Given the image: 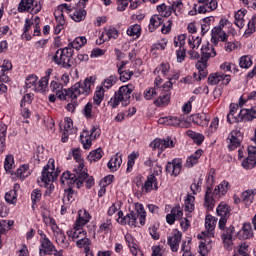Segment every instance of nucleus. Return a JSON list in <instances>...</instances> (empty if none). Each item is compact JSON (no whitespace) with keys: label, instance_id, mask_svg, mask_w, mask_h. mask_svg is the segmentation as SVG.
I'll return each mask as SVG.
<instances>
[{"label":"nucleus","instance_id":"5701e85b","mask_svg":"<svg viewBox=\"0 0 256 256\" xmlns=\"http://www.w3.org/2000/svg\"><path fill=\"white\" fill-rule=\"evenodd\" d=\"M255 151H256L255 146L248 147V157L242 161V167H244V169H253V167L256 166Z\"/></svg>","mask_w":256,"mask_h":256},{"label":"nucleus","instance_id":"e2e57ef3","mask_svg":"<svg viewBox=\"0 0 256 256\" xmlns=\"http://www.w3.org/2000/svg\"><path fill=\"white\" fill-rule=\"evenodd\" d=\"M176 57L178 63H183V61H185V58L187 57L185 46L176 50Z\"/></svg>","mask_w":256,"mask_h":256},{"label":"nucleus","instance_id":"49530a36","mask_svg":"<svg viewBox=\"0 0 256 256\" xmlns=\"http://www.w3.org/2000/svg\"><path fill=\"white\" fill-rule=\"evenodd\" d=\"M56 243L59 245V247H62V249H69V241H67V238L65 237V234L60 233L55 236Z\"/></svg>","mask_w":256,"mask_h":256},{"label":"nucleus","instance_id":"39448f33","mask_svg":"<svg viewBox=\"0 0 256 256\" xmlns=\"http://www.w3.org/2000/svg\"><path fill=\"white\" fill-rule=\"evenodd\" d=\"M69 239L72 241H76L77 247L83 249V247H87V245H91V240L87 238V232L83 230V228L79 226H75L72 230L67 232Z\"/></svg>","mask_w":256,"mask_h":256},{"label":"nucleus","instance_id":"09e8293b","mask_svg":"<svg viewBox=\"0 0 256 256\" xmlns=\"http://www.w3.org/2000/svg\"><path fill=\"white\" fill-rule=\"evenodd\" d=\"M161 91V88H149L144 91V97L148 101L151 99L157 98V95H159V92Z\"/></svg>","mask_w":256,"mask_h":256},{"label":"nucleus","instance_id":"0e129e2a","mask_svg":"<svg viewBox=\"0 0 256 256\" xmlns=\"http://www.w3.org/2000/svg\"><path fill=\"white\" fill-rule=\"evenodd\" d=\"M118 73L120 75V81H122L123 83H125V81H129V79H131V77H133V71L120 70V71H118Z\"/></svg>","mask_w":256,"mask_h":256},{"label":"nucleus","instance_id":"603ef678","mask_svg":"<svg viewBox=\"0 0 256 256\" xmlns=\"http://www.w3.org/2000/svg\"><path fill=\"white\" fill-rule=\"evenodd\" d=\"M58 99L61 101H67V98L73 99V96L71 95V89H60L57 92H55Z\"/></svg>","mask_w":256,"mask_h":256},{"label":"nucleus","instance_id":"ea45409f","mask_svg":"<svg viewBox=\"0 0 256 256\" xmlns=\"http://www.w3.org/2000/svg\"><path fill=\"white\" fill-rule=\"evenodd\" d=\"M5 137H7V125L0 123V153L5 151Z\"/></svg>","mask_w":256,"mask_h":256},{"label":"nucleus","instance_id":"8fccbe9b","mask_svg":"<svg viewBox=\"0 0 256 256\" xmlns=\"http://www.w3.org/2000/svg\"><path fill=\"white\" fill-rule=\"evenodd\" d=\"M69 188L65 190V195L63 198V203H73L75 201V192L73 191V188L71 185L68 186Z\"/></svg>","mask_w":256,"mask_h":256},{"label":"nucleus","instance_id":"a18cd8bd","mask_svg":"<svg viewBox=\"0 0 256 256\" xmlns=\"http://www.w3.org/2000/svg\"><path fill=\"white\" fill-rule=\"evenodd\" d=\"M169 69H170L169 63H162L160 66H158L154 70V73H155V75L167 77V74L169 73Z\"/></svg>","mask_w":256,"mask_h":256},{"label":"nucleus","instance_id":"2f4dec72","mask_svg":"<svg viewBox=\"0 0 256 256\" xmlns=\"http://www.w3.org/2000/svg\"><path fill=\"white\" fill-rule=\"evenodd\" d=\"M239 239H251L253 237V229L250 223H244L241 231L238 232Z\"/></svg>","mask_w":256,"mask_h":256},{"label":"nucleus","instance_id":"cd10ccee","mask_svg":"<svg viewBox=\"0 0 256 256\" xmlns=\"http://www.w3.org/2000/svg\"><path fill=\"white\" fill-rule=\"evenodd\" d=\"M217 52L212 44H204L201 48V59L202 61H209L212 57H216Z\"/></svg>","mask_w":256,"mask_h":256},{"label":"nucleus","instance_id":"37998d69","mask_svg":"<svg viewBox=\"0 0 256 256\" xmlns=\"http://www.w3.org/2000/svg\"><path fill=\"white\" fill-rule=\"evenodd\" d=\"M87 43V38L81 36L75 38V40L68 44V47H71V49H81L85 44Z\"/></svg>","mask_w":256,"mask_h":256},{"label":"nucleus","instance_id":"6ab92c4d","mask_svg":"<svg viewBox=\"0 0 256 256\" xmlns=\"http://www.w3.org/2000/svg\"><path fill=\"white\" fill-rule=\"evenodd\" d=\"M229 145L228 148L230 151H233L234 149H237L241 145V141H243V135L241 134V131L239 130H233L229 136Z\"/></svg>","mask_w":256,"mask_h":256},{"label":"nucleus","instance_id":"c9c22d12","mask_svg":"<svg viewBox=\"0 0 256 256\" xmlns=\"http://www.w3.org/2000/svg\"><path fill=\"white\" fill-rule=\"evenodd\" d=\"M202 155H203V150H197L194 154H192L190 157L187 158L186 164H185L186 167L190 169V167H193V165H197Z\"/></svg>","mask_w":256,"mask_h":256},{"label":"nucleus","instance_id":"de8ad7c7","mask_svg":"<svg viewBox=\"0 0 256 256\" xmlns=\"http://www.w3.org/2000/svg\"><path fill=\"white\" fill-rule=\"evenodd\" d=\"M185 211L193 213L195 211V196L188 195L185 200Z\"/></svg>","mask_w":256,"mask_h":256},{"label":"nucleus","instance_id":"052dcab7","mask_svg":"<svg viewBox=\"0 0 256 256\" xmlns=\"http://www.w3.org/2000/svg\"><path fill=\"white\" fill-rule=\"evenodd\" d=\"M37 75H29L26 79V87L27 89H31L32 87H37V81H38Z\"/></svg>","mask_w":256,"mask_h":256},{"label":"nucleus","instance_id":"774afa93","mask_svg":"<svg viewBox=\"0 0 256 256\" xmlns=\"http://www.w3.org/2000/svg\"><path fill=\"white\" fill-rule=\"evenodd\" d=\"M41 190L40 189H34L31 193V199H32V203L33 205H35V203H39V201H41Z\"/></svg>","mask_w":256,"mask_h":256},{"label":"nucleus","instance_id":"6e6552de","mask_svg":"<svg viewBox=\"0 0 256 256\" xmlns=\"http://www.w3.org/2000/svg\"><path fill=\"white\" fill-rule=\"evenodd\" d=\"M217 215H219L220 220L218 227L221 231H225V225H227V219L231 216V207L226 203L222 202L218 205L216 209Z\"/></svg>","mask_w":256,"mask_h":256},{"label":"nucleus","instance_id":"f3484780","mask_svg":"<svg viewBox=\"0 0 256 256\" xmlns=\"http://www.w3.org/2000/svg\"><path fill=\"white\" fill-rule=\"evenodd\" d=\"M150 146L153 149H159V151L163 153L165 149H171L175 147V142L170 138H167V139L156 138L153 142H151Z\"/></svg>","mask_w":256,"mask_h":256},{"label":"nucleus","instance_id":"473e14b6","mask_svg":"<svg viewBox=\"0 0 256 256\" xmlns=\"http://www.w3.org/2000/svg\"><path fill=\"white\" fill-rule=\"evenodd\" d=\"M163 17L162 15H153L150 18V24H149V32L153 33V31H155V29H157L158 27H161V25L163 24Z\"/></svg>","mask_w":256,"mask_h":256},{"label":"nucleus","instance_id":"a878e982","mask_svg":"<svg viewBox=\"0 0 256 256\" xmlns=\"http://www.w3.org/2000/svg\"><path fill=\"white\" fill-rule=\"evenodd\" d=\"M198 13H211L217 9V2L215 0H199Z\"/></svg>","mask_w":256,"mask_h":256},{"label":"nucleus","instance_id":"a211bd4d","mask_svg":"<svg viewBox=\"0 0 256 256\" xmlns=\"http://www.w3.org/2000/svg\"><path fill=\"white\" fill-rule=\"evenodd\" d=\"M53 73V69L49 68L45 71V76L42 77L39 82L38 86L35 87V91L37 93H47L48 91V85H49V79H51V74Z\"/></svg>","mask_w":256,"mask_h":256},{"label":"nucleus","instance_id":"f8f14e48","mask_svg":"<svg viewBox=\"0 0 256 256\" xmlns=\"http://www.w3.org/2000/svg\"><path fill=\"white\" fill-rule=\"evenodd\" d=\"M181 7H183V2L181 1H176L173 2L172 5L167 6L165 4H161L157 6V11L158 13L161 14L162 17H171V14L175 11H181Z\"/></svg>","mask_w":256,"mask_h":256},{"label":"nucleus","instance_id":"13d9d810","mask_svg":"<svg viewBox=\"0 0 256 256\" xmlns=\"http://www.w3.org/2000/svg\"><path fill=\"white\" fill-rule=\"evenodd\" d=\"M239 65L242 69H249L253 65V60H251L250 56H242Z\"/></svg>","mask_w":256,"mask_h":256},{"label":"nucleus","instance_id":"bb28decb","mask_svg":"<svg viewBox=\"0 0 256 256\" xmlns=\"http://www.w3.org/2000/svg\"><path fill=\"white\" fill-rule=\"evenodd\" d=\"M75 133V128L73 127V119L67 117L64 120V130L62 134V143H67L69 141V136Z\"/></svg>","mask_w":256,"mask_h":256},{"label":"nucleus","instance_id":"e433bc0d","mask_svg":"<svg viewBox=\"0 0 256 256\" xmlns=\"http://www.w3.org/2000/svg\"><path fill=\"white\" fill-rule=\"evenodd\" d=\"M193 121L200 127H207L209 125V116L207 114H196L193 116Z\"/></svg>","mask_w":256,"mask_h":256},{"label":"nucleus","instance_id":"4be33fe9","mask_svg":"<svg viewBox=\"0 0 256 256\" xmlns=\"http://www.w3.org/2000/svg\"><path fill=\"white\" fill-rule=\"evenodd\" d=\"M255 151H256L255 146L248 147V157L242 161V167H244V169H253V167L256 166Z\"/></svg>","mask_w":256,"mask_h":256},{"label":"nucleus","instance_id":"0eeeda50","mask_svg":"<svg viewBox=\"0 0 256 256\" xmlns=\"http://www.w3.org/2000/svg\"><path fill=\"white\" fill-rule=\"evenodd\" d=\"M227 23H229L228 20H221L219 23V26H216L213 28L212 30V38H211V43H213V45H217L219 43V41L225 42L227 41V37H229L227 35V33H225L224 27L225 25H227Z\"/></svg>","mask_w":256,"mask_h":256},{"label":"nucleus","instance_id":"9d476101","mask_svg":"<svg viewBox=\"0 0 256 256\" xmlns=\"http://www.w3.org/2000/svg\"><path fill=\"white\" fill-rule=\"evenodd\" d=\"M219 193H221V186H216L214 191L212 186L206 187L204 201H205V207L208 209V211H213V208L215 207V199L213 198V196L217 197Z\"/></svg>","mask_w":256,"mask_h":256},{"label":"nucleus","instance_id":"4d7b16f0","mask_svg":"<svg viewBox=\"0 0 256 256\" xmlns=\"http://www.w3.org/2000/svg\"><path fill=\"white\" fill-rule=\"evenodd\" d=\"M5 201L9 203V205H17V193L10 190L5 194Z\"/></svg>","mask_w":256,"mask_h":256},{"label":"nucleus","instance_id":"aec40b11","mask_svg":"<svg viewBox=\"0 0 256 256\" xmlns=\"http://www.w3.org/2000/svg\"><path fill=\"white\" fill-rule=\"evenodd\" d=\"M181 169H183V164L179 159H174L172 162H167L166 164V173L173 177H177L181 173Z\"/></svg>","mask_w":256,"mask_h":256},{"label":"nucleus","instance_id":"412c9836","mask_svg":"<svg viewBox=\"0 0 256 256\" xmlns=\"http://www.w3.org/2000/svg\"><path fill=\"white\" fill-rule=\"evenodd\" d=\"M255 151H256L255 146L248 147V157L242 161V167H244V169H253V167L256 166Z\"/></svg>","mask_w":256,"mask_h":256},{"label":"nucleus","instance_id":"c85d7f7f","mask_svg":"<svg viewBox=\"0 0 256 256\" xmlns=\"http://www.w3.org/2000/svg\"><path fill=\"white\" fill-rule=\"evenodd\" d=\"M142 189H144L146 193H151L153 189L157 191V189H159L157 186V177L153 174L149 175L145 183L142 184Z\"/></svg>","mask_w":256,"mask_h":256},{"label":"nucleus","instance_id":"5fc2aeb1","mask_svg":"<svg viewBox=\"0 0 256 256\" xmlns=\"http://www.w3.org/2000/svg\"><path fill=\"white\" fill-rule=\"evenodd\" d=\"M127 35H129L130 37H139L141 35V25L134 24L130 26L127 30Z\"/></svg>","mask_w":256,"mask_h":256},{"label":"nucleus","instance_id":"c03bdc74","mask_svg":"<svg viewBox=\"0 0 256 256\" xmlns=\"http://www.w3.org/2000/svg\"><path fill=\"white\" fill-rule=\"evenodd\" d=\"M83 115L86 117V119H95V110H93V103L88 102L84 109H83Z\"/></svg>","mask_w":256,"mask_h":256},{"label":"nucleus","instance_id":"9b49d317","mask_svg":"<svg viewBox=\"0 0 256 256\" xmlns=\"http://www.w3.org/2000/svg\"><path fill=\"white\" fill-rule=\"evenodd\" d=\"M41 245H40V255H53L54 256H63V253L61 251L57 252V249H55V246L53 243H51V240L49 238L40 239Z\"/></svg>","mask_w":256,"mask_h":256},{"label":"nucleus","instance_id":"bf43d9fd","mask_svg":"<svg viewBox=\"0 0 256 256\" xmlns=\"http://www.w3.org/2000/svg\"><path fill=\"white\" fill-rule=\"evenodd\" d=\"M114 83H117V76L111 75L109 78H106L103 82V89H111L114 85Z\"/></svg>","mask_w":256,"mask_h":256},{"label":"nucleus","instance_id":"dca6fc26","mask_svg":"<svg viewBox=\"0 0 256 256\" xmlns=\"http://www.w3.org/2000/svg\"><path fill=\"white\" fill-rule=\"evenodd\" d=\"M219 83H222V85H229V83H231V75L223 74L221 72L210 74L208 77V85H217Z\"/></svg>","mask_w":256,"mask_h":256},{"label":"nucleus","instance_id":"b1692460","mask_svg":"<svg viewBox=\"0 0 256 256\" xmlns=\"http://www.w3.org/2000/svg\"><path fill=\"white\" fill-rule=\"evenodd\" d=\"M255 151H256L255 146L248 147V157L242 161V167H244V169H253V167L256 166Z\"/></svg>","mask_w":256,"mask_h":256},{"label":"nucleus","instance_id":"20e7f679","mask_svg":"<svg viewBox=\"0 0 256 256\" xmlns=\"http://www.w3.org/2000/svg\"><path fill=\"white\" fill-rule=\"evenodd\" d=\"M95 83L93 77L86 78L83 82H77L70 88V94L72 99H77V97H87L91 94V86Z\"/></svg>","mask_w":256,"mask_h":256},{"label":"nucleus","instance_id":"7c9ffc66","mask_svg":"<svg viewBox=\"0 0 256 256\" xmlns=\"http://www.w3.org/2000/svg\"><path fill=\"white\" fill-rule=\"evenodd\" d=\"M181 233L176 232L173 236L168 237V245L171 248V251H179V243H181Z\"/></svg>","mask_w":256,"mask_h":256},{"label":"nucleus","instance_id":"69168bd1","mask_svg":"<svg viewBox=\"0 0 256 256\" xmlns=\"http://www.w3.org/2000/svg\"><path fill=\"white\" fill-rule=\"evenodd\" d=\"M54 17L59 25H65V14L61 10H55Z\"/></svg>","mask_w":256,"mask_h":256},{"label":"nucleus","instance_id":"393cba45","mask_svg":"<svg viewBox=\"0 0 256 256\" xmlns=\"http://www.w3.org/2000/svg\"><path fill=\"white\" fill-rule=\"evenodd\" d=\"M227 121L230 124L239 123V121H243L241 120V110L239 111L238 104H230V111L227 114Z\"/></svg>","mask_w":256,"mask_h":256},{"label":"nucleus","instance_id":"58836bf2","mask_svg":"<svg viewBox=\"0 0 256 256\" xmlns=\"http://www.w3.org/2000/svg\"><path fill=\"white\" fill-rule=\"evenodd\" d=\"M15 175L21 181H24V179H27V177H29V175H31V172H29V165L24 164V165L20 166L16 170Z\"/></svg>","mask_w":256,"mask_h":256},{"label":"nucleus","instance_id":"f257e3e1","mask_svg":"<svg viewBox=\"0 0 256 256\" xmlns=\"http://www.w3.org/2000/svg\"><path fill=\"white\" fill-rule=\"evenodd\" d=\"M86 181L87 189H91L95 185V180L93 176H89L87 173V168H85V163H81L77 166L73 173L67 171L62 174L61 183L62 185H76L78 189L83 187V183Z\"/></svg>","mask_w":256,"mask_h":256},{"label":"nucleus","instance_id":"a19ab883","mask_svg":"<svg viewBox=\"0 0 256 256\" xmlns=\"http://www.w3.org/2000/svg\"><path fill=\"white\" fill-rule=\"evenodd\" d=\"M105 97V88L103 87H98L97 90L95 91L93 101L99 107L101 103L103 102V99Z\"/></svg>","mask_w":256,"mask_h":256},{"label":"nucleus","instance_id":"72a5a7b5","mask_svg":"<svg viewBox=\"0 0 256 256\" xmlns=\"http://www.w3.org/2000/svg\"><path fill=\"white\" fill-rule=\"evenodd\" d=\"M135 215L139 219L140 225H145V219L147 218V212H145V208L143 204L137 203L135 205Z\"/></svg>","mask_w":256,"mask_h":256},{"label":"nucleus","instance_id":"f704fd0d","mask_svg":"<svg viewBox=\"0 0 256 256\" xmlns=\"http://www.w3.org/2000/svg\"><path fill=\"white\" fill-rule=\"evenodd\" d=\"M256 119V107L241 110V121H253Z\"/></svg>","mask_w":256,"mask_h":256},{"label":"nucleus","instance_id":"6e6d98bb","mask_svg":"<svg viewBox=\"0 0 256 256\" xmlns=\"http://www.w3.org/2000/svg\"><path fill=\"white\" fill-rule=\"evenodd\" d=\"M86 15H87V12L85 11V9H79V10H75L73 15H71V18L73 19V21H76V23H79L83 21V19H85Z\"/></svg>","mask_w":256,"mask_h":256},{"label":"nucleus","instance_id":"ddd939ff","mask_svg":"<svg viewBox=\"0 0 256 256\" xmlns=\"http://www.w3.org/2000/svg\"><path fill=\"white\" fill-rule=\"evenodd\" d=\"M99 137V133H97V127H93L91 129V133L89 131L84 130L80 136V141L84 147V149H91V141L93 139H97Z\"/></svg>","mask_w":256,"mask_h":256},{"label":"nucleus","instance_id":"338daca9","mask_svg":"<svg viewBox=\"0 0 256 256\" xmlns=\"http://www.w3.org/2000/svg\"><path fill=\"white\" fill-rule=\"evenodd\" d=\"M256 31V15L252 17V19L248 22V28L246 30V34L251 35Z\"/></svg>","mask_w":256,"mask_h":256},{"label":"nucleus","instance_id":"79ce46f5","mask_svg":"<svg viewBox=\"0 0 256 256\" xmlns=\"http://www.w3.org/2000/svg\"><path fill=\"white\" fill-rule=\"evenodd\" d=\"M89 219H90V216L89 214L87 213V211H84V212H80L79 213V217L78 219L76 220V224H75V227H83L84 225H87V223H89Z\"/></svg>","mask_w":256,"mask_h":256},{"label":"nucleus","instance_id":"1a4fd4ad","mask_svg":"<svg viewBox=\"0 0 256 256\" xmlns=\"http://www.w3.org/2000/svg\"><path fill=\"white\" fill-rule=\"evenodd\" d=\"M217 225V220L214 216L207 215L205 218V228L206 231L202 232V235L200 236V239H205L208 243H211V237H215V234L213 231H215V226Z\"/></svg>","mask_w":256,"mask_h":256},{"label":"nucleus","instance_id":"7ed1b4c3","mask_svg":"<svg viewBox=\"0 0 256 256\" xmlns=\"http://www.w3.org/2000/svg\"><path fill=\"white\" fill-rule=\"evenodd\" d=\"M73 53V49L69 46L60 48L52 57V61L64 69H69L70 67H73V61H71V59H73Z\"/></svg>","mask_w":256,"mask_h":256},{"label":"nucleus","instance_id":"680f3d73","mask_svg":"<svg viewBox=\"0 0 256 256\" xmlns=\"http://www.w3.org/2000/svg\"><path fill=\"white\" fill-rule=\"evenodd\" d=\"M187 39V35L182 34L174 38V47H185V41Z\"/></svg>","mask_w":256,"mask_h":256},{"label":"nucleus","instance_id":"864d4df0","mask_svg":"<svg viewBox=\"0 0 256 256\" xmlns=\"http://www.w3.org/2000/svg\"><path fill=\"white\" fill-rule=\"evenodd\" d=\"M256 190H246L242 193V199L245 203H253L255 199Z\"/></svg>","mask_w":256,"mask_h":256},{"label":"nucleus","instance_id":"f03ea898","mask_svg":"<svg viewBox=\"0 0 256 256\" xmlns=\"http://www.w3.org/2000/svg\"><path fill=\"white\" fill-rule=\"evenodd\" d=\"M135 87L132 84L124 85L119 88L118 91L115 92L114 98L108 102L112 109H116L119 107V104L129 105L131 103V93H133Z\"/></svg>","mask_w":256,"mask_h":256},{"label":"nucleus","instance_id":"4c0bfd02","mask_svg":"<svg viewBox=\"0 0 256 256\" xmlns=\"http://www.w3.org/2000/svg\"><path fill=\"white\" fill-rule=\"evenodd\" d=\"M123 160L121 159V156L119 154L114 155L111 160L108 162L107 166L110 171H117L119 167H121V163Z\"/></svg>","mask_w":256,"mask_h":256},{"label":"nucleus","instance_id":"4468645a","mask_svg":"<svg viewBox=\"0 0 256 256\" xmlns=\"http://www.w3.org/2000/svg\"><path fill=\"white\" fill-rule=\"evenodd\" d=\"M173 78L170 81L166 82L163 86V89H166L164 94H160L159 97L154 101L155 105L158 107H163V105H167L169 103V99H171V94L169 93L170 89L173 88Z\"/></svg>","mask_w":256,"mask_h":256},{"label":"nucleus","instance_id":"2eb2a0df","mask_svg":"<svg viewBox=\"0 0 256 256\" xmlns=\"http://www.w3.org/2000/svg\"><path fill=\"white\" fill-rule=\"evenodd\" d=\"M35 0H21L18 5V13L29 12L31 9L32 13H39L41 11V5L35 4Z\"/></svg>","mask_w":256,"mask_h":256},{"label":"nucleus","instance_id":"423d86ee","mask_svg":"<svg viewBox=\"0 0 256 256\" xmlns=\"http://www.w3.org/2000/svg\"><path fill=\"white\" fill-rule=\"evenodd\" d=\"M57 172H55V160L50 159L48 164L44 166L42 171V183L45 185H49V183H53L55 179H57Z\"/></svg>","mask_w":256,"mask_h":256},{"label":"nucleus","instance_id":"3c124183","mask_svg":"<svg viewBox=\"0 0 256 256\" xmlns=\"http://www.w3.org/2000/svg\"><path fill=\"white\" fill-rule=\"evenodd\" d=\"M101 157H103V150L101 148H98L90 152V154L88 155V160L90 163H93L99 161Z\"/></svg>","mask_w":256,"mask_h":256},{"label":"nucleus","instance_id":"c756f323","mask_svg":"<svg viewBox=\"0 0 256 256\" xmlns=\"http://www.w3.org/2000/svg\"><path fill=\"white\" fill-rule=\"evenodd\" d=\"M183 217V211L181 210V206H176L172 208L170 214H167L166 221L169 225H173L176 219H181Z\"/></svg>","mask_w":256,"mask_h":256}]
</instances>
